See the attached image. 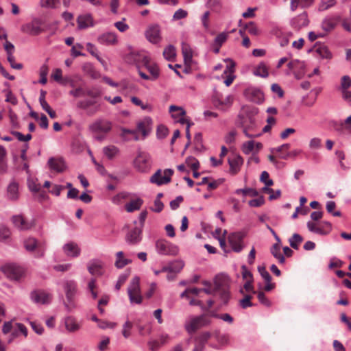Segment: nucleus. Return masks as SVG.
<instances>
[{"label":"nucleus","instance_id":"f257e3e1","mask_svg":"<svg viewBox=\"0 0 351 351\" xmlns=\"http://www.w3.org/2000/svg\"><path fill=\"white\" fill-rule=\"evenodd\" d=\"M112 123L104 118H98L88 125V131L98 141H104L106 135L112 130Z\"/></svg>","mask_w":351,"mask_h":351},{"label":"nucleus","instance_id":"f03ea898","mask_svg":"<svg viewBox=\"0 0 351 351\" xmlns=\"http://www.w3.org/2000/svg\"><path fill=\"white\" fill-rule=\"evenodd\" d=\"M239 125L247 138H253L261 135L258 131V121L253 114L239 115Z\"/></svg>","mask_w":351,"mask_h":351},{"label":"nucleus","instance_id":"7ed1b4c3","mask_svg":"<svg viewBox=\"0 0 351 351\" xmlns=\"http://www.w3.org/2000/svg\"><path fill=\"white\" fill-rule=\"evenodd\" d=\"M62 287L66 296L64 306L68 311H72L77 307L75 297L77 293V284L74 280L66 279L62 281Z\"/></svg>","mask_w":351,"mask_h":351},{"label":"nucleus","instance_id":"20e7f679","mask_svg":"<svg viewBox=\"0 0 351 351\" xmlns=\"http://www.w3.org/2000/svg\"><path fill=\"white\" fill-rule=\"evenodd\" d=\"M212 321L206 313L199 315H190L186 319L184 327L187 333L191 335L199 329L210 326Z\"/></svg>","mask_w":351,"mask_h":351},{"label":"nucleus","instance_id":"39448f33","mask_svg":"<svg viewBox=\"0 0 351 351\" xmlns=\"http://www.w3.org/2000/svg\"><path fill=\"white\" fill-rule=\"evenodd\" d=\"M23 246L25 249L31 253H34L36 258L44 256L45 247L43 243L39 242L36 238L29 237L24 239Z\"/></svg>","mask_w":351,"mask_h":351},{"label":"nucleus","instance_id":"423d86ee","mask_svg":"<svg viewBox=\"0 0 351 351\" xmlns=\"http://www.w3.org/2000/svg\"><path fill=\"white\" fill-rule=\"evenodd\" d=\"M1 271L10 280L18 281L25 276L23 267L14 263H8L1 267Z\"/></svg>","mask_w":351,"mask_h":351},{"label":"nucleus","instance_id":"0eeeda50","mask_svg":"<svg viewBox=\"0 0 351 351\" xmlns=\"http://www.w3.org/2000/svg\"><path fill=\"white\" fill-rule=\"evenodd\" d=\"M134 167L140 172H147L151 167L150 156L142 151H138L134 160Z\"/></svg>","mask_w":351,"mask_h":351},{"label":"nucleus","instance_id":"6e6552de","mask_svg":"<svg viewBox=\"0 0 351 351\" xmlns=\"http://www.w3.org/2000/svg\"><path fill=\"white\" fill-rule=\"evenodd\" d=\"M153 121L151 117H145L139 120L136 123V131L142 135L141 139L146 138L152 132Z\"/></svg>","mask_w":351,"mask_h":351},{"label":"nucleus","instance_id":"1a4fd4ad","mask_svg":"<svg viewBox=\"0 0 351 351\" xmlns=\"http://www.w3.org/2000/svg\"><path fill=\"white\" fill-rule=\"evenodd\" d=\"M42 22L39 19L35 18L31 22L23 25L21 29L23 32L29 35H38L43 32Z\"/></svg>","mask_w":351,"mask_h":351},{"label":"nucleus","instance_id":"9d476101","mask_svg":"<svg viewBox=\"0 0 351 351\" xmlns=\"http://www.w3.org/2000/svg\"><path fill=\"white\" fill-rule=\"evenodd\" d=\"M341 21V16L336 14L326 16L322 23L321 27L326 32H329L333 30Z\"/></svg>","mask_w":351,"mask_h":351},{"label":"nucleus","instance_id":"9b49d317","mask_svg":"<svg viewBox=\"0 0 351 351\" xmlns=\"http://www.w3.org/2000/svg\"><path fill=\"white\" fill-rule=\"evenodd\" d=\"M12 221L14 226L21 231L29 230L35 226V221L34 219L27 220L21 215L13 216Z\"/></svg>","mask_w":351,"mask_h":351},{"label":"nucleus","instance_id":"f8f14e48","mask_svg":"<svg viewBox=\"0 0 351 351\" xmlns=\"http://www.w3.org/2000/svg\"><path fill=\"white\" fill-rule=\"evenodd\" d=\"M160 173H162V171L160 169H158L151 178H150V182L154 183L157 184L158 186H160L162 184H165L169 183L171 181V177L173 173V170L171 169H166L163 171L162 177L160 178V179H158V176H160Z\"/></svg>","mask_w":351,"mask_h":351},{"label":"nucleus","instance_id":"ddd939ff","mask_svg":"<svg viewBox=\"0 0 351 351\" xmlns=\"http://www.w3.org/2000/svg\"><path fill=\"white\" fill-rule=\"evenodd\" d=\"M244 95L249 101L256 104H261L264 101L263 93L256 87H249L246 88Z\"/></svg>","mask_w":351,"mask_h":351},{"label":"nucleus","instance_id":"4468645a","mask_svg":"<svg viewBox=\"0 0 351 351\" xmlns=\"http://www.w3.org/2000/svg\"><path fill=\"white\" fill-rule=\"evenodd\" d=\"M143 57H147L143 52L134 51L130 49V51L123 56L124 61L129 64H138L141 62L143 64Z\"/></svg>","mask_w":351,"mask_h":351},{"label":"nucleus","instance_id":"2eb2a0df","mask_svg":"<svg viewBox=\"0 0 351 351\" xmlns=\"http://www.w3.org/2000/svg\"><path fill=\"white\" fill-rule=\"evenodd\" d=\"M309 19L306 12H304L292 18L290 21V25L295 30H300L303 27L308 26Z\"/></svg>","mask_w":351,"mask_h":351},{"label":"nucleus","instance_id":"dca6fc26","mask_svg":"<svg viewBox=\"0 0 351 351\" xmlns=\"http://www.w3.org/2000/svg\"><path fill=\"white\" fill-rule=\"evenodd\" d=\"M104 264L99 259H92L87 264L88 272L93 276H101L104 274Z\"/></svg>","mask_w":351,"mask_h":351},{"label":"nucleus","instance_id":"f3484780","mask_svg":"<svg viewBox=\"0 0 351 351\" xmlns=\"http://www.w3.org/2000/svg\"><path fill=\"white\" fill-rule=\"evenodd\" d=\"M146 38L154 44L158 43L161 40L160 29L158 25H150L145 32Z\"/></svg>","mask_w":351,"mask_h":351},{"label":"nucleus","instance_id":"a211bd4d","mask_svg":"<svg viewBox=\"0 0 351 351\" xmlns=\"http://www.w3.org/2000/svg\"><path fill=\"white\" fill-rule=\"evenodd\" d=\"M228 241L233 251L240 252L243 250V235L240 232L231 233Z\"/></svg>","mask_w":351,"mask_h":351},{"label":"nucleus","instance_id":"6ab92c4d","mask_svg":"<svg viewBox=\"0 0 351 351\" xmlns=\"http://www.w3.org/2000/svg\"><path fill=\"white\" fill-rule=\"evenodd\" d=\"M214 284L215 291L229 290L230 279L225 274H219L215 276Z\"/></svg>","mask_w":351,"mask_h":351},{"label":"nucleus","instance_id":"aec40b11","mask_svg":"<svg viewBox=\"0 0 351 351\" xmlns=\"http://www.w3.org/2000/svg\"><path fill=\"white\" fill-rule=\"evenodd\" d=\"M62 250L66 256L71 258L78 257L81 253V249L78 245L72 241L65 243L62 246Z\"/></svg>","mask_w":351,"mask_h":351},{"label":"nucleus","instance_id":"412c9836","mask_svg":"<svg viewBox=\"0 0 351 351\" xmlns=\"http://www.w3.org/2000/svg\"><path fill=\"white\" fill-rule=\"evenodd\" d=\"M143 64L150 73L152 81H154L159 77L160 70L158 66L155 63H150V58L148 56L143 57Z\"/></svg>","mask_w":351,"mask_h":351},{"label":"nucleus","instance_id":"4be33fe9","mask_svg":"<svg viewBox=\"0 0 351 351\" xmlns=\"http://www.w3.org/2000/svg\"><path fill=\"white\" fill-rule=\"evenodd\" d=\"M64 324L66 330L69 332H76L80 330L82 324L73 316H67L64 319Z\"/></svg>","mask_w":351,"mask_h":351},{"label":"nucleus","instance_id":"5701e85b","mask_svg":"<svg viewBox=\"0 0 351 351\" xmlns=\"http://www.w3.org/2000/svg\"><path fill=\"white\" fill-rule=\"evenodd\" d=\"M215 337L217 343H209L210 348L215 350H219L222 346H226L230 342L229 335L228 334H220L219 331L215 332Z\"/></svg>","mask_w":351,"mask_h":351},{"label":"nucleus","instance_id":"b1692460","mask_svg":"<svg viewBox=\"0 0 351 351\" xmlns=\"http://www.w3.org/2000/svg\"><path fill=\"white\" fill-rule=\"evenodd\" d=\"M77 28L79 29H84L93 27L95 23L92 15L90 14H85L80 15L77 19Z\"/></svg>","mask_w":351,"mask_h":351},{"label":"nucleus","instance_id":"393cba45","mask_svg":"<svg viewBox=\"0 0 351 351\" xmlns=\"http://www.w3.org/2000/svg\"><path fill=\"white\" fill-rule=\"evenodd\" d=\"M51 295L45 291H32L31 293L32 300L36 304H47L51 300Z\"/></svg>","mask_w":351,"mask_h":351},{"label":"nucleus","instance_id":"a878e982","mask_svg":"<svg viewBox=\"0 0 351 351\" xmlns=\"http://www.w3.org/2000/svg\"><path fill=\"white\" fill-rule=\"evenodd\" d=\"M142 229L141 227L136 226L131 230L126 236V241L130 244H137L142 239Z\"/></svg>","mask_w":351,"mask_h":351},{"label":"nucleus","instance_id":"bb28decb","mask_svg":"<svg viewBox=\"0 0 351 351\" xmlns=\"http://www.w3.org/2000/svg\"><path fill=\"white\" fill-rule=\"evenodd\" d=\"M169 112L173 119H178V121L184 124L189 121L184 117L186 114V111L182 107L171 105L169 107Z\"/></svg>","mask_w":351,"mask_h":351},{"label":"nucleus","instance_id":"cd10ccee","mask_svg":"<svg viewBox=\"0 0 351 351\" xmlns=\"http://www.w3.org/2000/svg\"><path fill=\"white\" fill-rule=\"evenodd\" d=\"M263 147L262 143L254 141H248L242 145L241 149L243 152L248 155L250 154H254L258 152Z\"/></svg>","mask_w":351,"mask_h":351},{"label":"nucleus","instance_id":"c85d7f7f","mask_svg":"<svg viewBox=\"0 0 351 351\" xmlns=\"http://www.w3.org/2000/svg\"><path fill=\"white\" fill-rule=\"evenodd\" d=\"M97 41L104 45H112L117 43V37L115 33L107 32L100 35Z\"/></svg>","mask_w":351,"mask_h":351},{"label":"nucleus","instance_id":"c756f323","mask_svg":"<svg viewBox=\"0 0 351 351\" xmlns=\"http://www.w3.org/2000/svg\"><path fill=\"white\" fill-rule=\"evenodd\" d=\"M47 164L51 170L58 173L64 171L66 169L65 163L62 158L51 157L48 160Z\"/></svg>","mask_w":351,"mask_h":351},{"label":"nucleus","instance_id":"7c9ffc66","mask_svg":"<svg viewBox=\"0 0 351 351\" xmlns=\"http://www.w3.org/2000/svg\"><path fill=\"white\" fill-rule=\"evenodd\" d=\"M6 197L9 200L16 201L19 197V184L15 181L11 182L7 187Z\"/></svg>","mask_w":351,"mask_h":351},{"label":"nucleus","instance_id":"2f4dec72","mask_svg":"<svg viewBox=\"0 0 351 351\" xmlns=\"http://www.w3.org/2000/svg\"><path fill=\"white\" fill-rule=\"evenodd\" d=\"M243 162V160L239 155L234 154L228 158L230 169L233 173H236L239 170V168L242 165Z\"/></svg>","mask_w":351,"mask_h":351},{"label":"nucleus","instance_id":"473e14b6","mask_svg":"<svg viewBox=\"0 0 351 351\" xmlns=\"http://www.w3.org/2000/svg\"><path fill=\"white\" fill-rule=\"evenodd\" d=\"M143 202V199L141 197L132 199L129 202L125 204V209L128 213H133L134 211L140 210Z\"/></svg>","mask_w":351,"mask_h":351},{"label":"nucleus","instance_id":"72a5a7b5","mask_svg":"<svg viewBox=\"0 0 351 351\" xmlns=\"http://www.w3.org/2000/svg\"><path fill=\"white\" fill-rule=\"evenodd\" d=\"M121 138L127 141L134 140L135 141H138L140 140V137L138 135L136 129V130H129L126 128H121Z\"/></svg>","mask_w":351,"mask_h":351},{"label":"nucleus","instance_id":"f704fd0d","mask_svg":"<svg viewBox=\"0 0 351 351\" xmlns=\"http://www.w3.org/2000/svg\"><path fill=\"white\" fill-rule=\"evenodd\" d=\"M102 152L104 155L110 160L114 159L120 153L119 149L113 145L103 147Z\"/></svg>","mask_w":351,"mask_h":351},{"label":"nucleus","instance_id":"c9c22d12","mask_svg":"<svg viewBox=\"0 0 351 351\" xmlns=\"http://www.w3.org/2000/svg\"><path fill=\"white\" fill-rule=\"evenodd\" d=\"M211 337L212 333L210 331L204 330L201 332L194 338V342L201 345L206 348V346L208 343V341Z\"/></svg>","mask_w":351,"mask_h":351},{"label":"nucleus","instance_id":"e433bc0d","mask_svg":"<svg viewBox=\"0 0 351 351\" xmlns=\"http://www.w3.org/2000/svg\"><path fill=\"white\" fill-rule=\"evenodd\" d=\"M306 226L308 230L313 233H316L320 235H327L328 234V230H325L324 227L322 226L321 223L317 225V223L309 221L306 223Z\"/></svg>","mask_w":351,"mask_h":351},{"label":"nucleus","instance_id":"4c0bfd02","mask_svg":"<svg viewBox=\"0 0 351 351\" xmlns=\"http://www.w3.org/2000/svg\"><path fill=\"white\" fill-rule=\"evenodd\" d=\"M255 76L267 78L269 76L268 67L263 62H260L253 70Z\"/></svg>","mask_w":351,"mask_h":351},{"label":"nucleus","instance_id":"58836bf2","mask_svg":"<svg viewBox=\"0 0 351 351\" xmlns=\"http://www.w3.org/2000/svg\"><path fill=\"white\" fill-rule=\"evenodd\" d=\"M131 263V260L124 258L123 252L122 251L117 252L116 261L114 263L117 268L121 269Z\"/></svg>","mask_w":351,"mask_h":351},{"label":"nucleus","instance_id":"ea45409f","mask_svg":"<svg viewBox=\"0 0 351 351\" xmlns=\"http://www.w3.org/2000/svg\"><path fill=\"white\" fill-rule=\"evenodd\" d=\"M316 55L322 58L330 59L332 54L328 47L325 45H319L315 49Z\"/></svg>","mask_w":351,"mask_h":351},{"label":"nucleus","instance_id":"a19ab883","mask_svg":"<svg viewBox=\"0 0 351 351\" xmlns=\"http://www.w3.org/2000/svg\"><path fill=\"white\" fill-rule=\"evenodd\" d=\"M156 246L158 252L160 254L167 255L171 253L169 250L170 243L165 241H158Z\"/></svg>","mask_w":351,"mask_h":351},{"label":"nucleus","instance_id":"79ce46f5","mask_svg":"<svg viewBox=\"0 0 351 351\" xmlns=\"http://www.w3.org/2000/svg\"><path fill=\"white\" fill-rule=\"evenodd\" d=\"M39 5L45 9H56L60 5V0H40Z\"/></svg>","mask_w":351,"mask_h":351},{"label":"nucleus","instance_id":"37998d69","mask_svg":"<svg viewBox=\"0 0 351 351\" xmlns=\"http://www.w3.org/2000/svg\"><path fill=\"white\" fill-rule=\"evenodd\" d=\"M140 291V278L138 276H135L130 283L128 288V295H131V293H136L137 291Z\"/></svg>","mask_w":351,"mask_h":351},{"label":"nucleus","instance_id":"c03bdc74","mask_svg":"<svg viewBox=\"0 0 351 351\" xmlns=\"http://www.w3.org/2000/svg\"><path fill=\"white\" fill-rule=\"evenodd\" d=\"M336 3V0H320L317 10L319 12H324L335 6Z\"/></svg>","mask_w":351,"mask_h":351},{"label":"nucleus","instance_id":"a18cd8bd","mask_svg":"<svg viewBox=\"0 0 351 351\" xmlns=\"http://www.w3.org/2000/svg\"><path fill=\"white\" fill-rule=\"evenodd\" d=\"M271 253L272 255L278 260L279 263L282 264L285 261V258L280 253V245L279 243H275L271 248Z\"/></svg>","mask_w":351,"mask_h":351},{"label":"nucleus","instance_id":"49530a36","mask_svg":"<svg viewBox=\"0 0 351 351\" xmlns=\"http://www.w3.org/2000/svg\"><path fill=\"white\" fill-rule=\"evenodd\" d=\"M97 288V281L96 279L94 278H91L87 283V291L89 292L92 298L95 300L97 298V292L95 291V289Z\"/></svg>","mask_w":351,"mask_h":351},{"label":"nucleus","instance_id":"de8ad7c7","mask_svg":"<svg viewBox=\"0 0 351 351\" xmlns=\"http://www.w3.org/2000/svg\"><path fill=\"white\" fill-rule=\"evenodd\" d=\"M302 237L298 233H294L289 239L290 246L295 250H298L299 248V245L302 242Z\"/></svg>","mask_w":351,"mask_h":351},{"label":"nucleus","instance_id":"09e8293b","mask_svg":"<svg viewBox=\"0 0 351 351\" xmlns=\"http://www.w3.org/2000/svg\"><path fill=\"white\" fill-rule=\"evenodd\" d=\"M11 236L10 230L4 225H0V241L8 242Z\"/></svg>","mask_w":351,"mask_h":351},{"label":"nucleus","instance_id":"8fccbe9b","mask_svg":"<svg viewBox=\"0 0 351 351\" xmlns=\"http://www.w3.org/2000/svg\"><path fill=\"white\" fill-rule=\"evenodd\" d=\"M219 294V298L221 301L220 306L227 305L230 299V292L229 290L217 291Z\"/></svg>","mask_w":351,"mask_h":351},{"label":"nucleus","instance_id":"3c124183","mask_svg":"<svg viewBox=\"0 0 351 351\" xmlns=\"http://www.w3.org/2000/svg\"><path fill=\"white\" fill-rule=\"evenodd\" d=\"M176 49L172 45L166 47L163 51L164 58L167 60H173L176 57Z\"/></svg>","mask_w":351,"mask_h":351},{"label":"nucleus","instance_id":"603ef678","mask_svg":"<svg viewBox=\"0 0 351 351\" xmlns=\"http://www.w3.org/2000/svg\"><path fill=\"white\" fill-rule=\"evenodd\" d=\"M229 35V32H223L218 34L214 40V45L221 47L226 42Z\"/></svg>","mask_w":351,"mask_h":351},{"label":"nucleus","instance_id":"864d4df0","mask_svg":"<svg viewBox=\"0 0 351 351\" xmlns=\"http://www.w3.org/2000/svg\"><path fill=\"white\" fill-rule=\"evenodd\" d=\"M169 134L168 128L164 125H159L156 130V136L158 139L165 138Z\"/></svg>","mask_w":351,"mask_h":351},{"label":"nucleus","instance_id":"5fc2aeb1","mask_svg":"<svg viewBox=\"0 0 351 351\" xmlns=\"http://www.w3.org/2000/svg\"><path fill=\"white\" fill-rule=\"evenodd\" d=\"M4 49L8 55V61L12 60V54L14 50V46L12 43L5 40V43L3 45Z\"/></svg>","mask_w":351,"mask_h":351},{"label":"nucleus","instance_id":"6e6d98bb","mask_svg":"<svg viewBox=\"0 0 351 351\" xmlns=\"http://www.w3.org/2000/svg\"><path fill=\"white\" fill-rule=\"evenodd\" d=\"M6 150L5 149L0 145V172L5 173L7 170L6 165L3 162V160L6 156Z\"/></svg>","mask_w":351,"mask_h":351},{"label":"nucleus","instance_id":"4d7b16f0","mask_svg":"<svg viewBox=\"0 0 351 351\" xmlns=\"http://www.w3.org/2000/svg\"><path fill=\"white\" fill-rule=\"evenodd\" d=\"M184 263L182 261H176L169 265L171 271L178 274L183 268Z\"/></svg>","mask_w":351,"mask_h":351},{"label":"nucleus","instance_id":"13d9d810","mask_svg":"<svg viewBox=\"0 0 351 351\" xmlns=\"http://www.w3.org/2000/svg\"><path fill=\"white\" fill-rule=\"evenodd\" d=\"M132 326V323L128 320L124 323L123 326L122 335L125 338L128 339L130 336V330Z\"/></svg>","mask_w":351,"mask_h":351},{"label":"nucleus","instance_id":"bf43d9fd","mask_svg":"<svg viewBox=\"0 0 351 351\" xmlns=\"http://www.w3.org/2000/svg\"><path fill=\"white\" fill-rule=\"evenodd\" d=\"M245 29L251 35H258L259 34L258 29L254 22H250L246 24Z\"/></svg>","mask_w":351,"mask_h":351},{"label":"nucleus","instance_id":"052dcab7","mask_svg":"<svg viewBox=\"0 0 351 351\" xmlns=\"http://www.w3.org/2000/svg\"><path fill=\"white\" fill-rule=\"evenodd\" d=\"M258 271L266 282H270L271 277L264 266H258Z\"/></svg>","mask_w":351,"mask_h":351},{"label":"nucleus","instance_id":"680f3d73","mask_svg":"<svg viewBox=\"0 0 351 351\" xmlns=\"http://www.w3.org/2000/svg\"><path fill=\"white\" fill-rule=\"evenodd\" d=\"M11 134L14 135L19 141L26 142L32 138V135L30 134L23 135L22 133L17 131H12Z\"/></svg>","mask_w":351,"mask_h":351},{"label":"nucleus","instance_id":"e2e57ef3","mask_svg":"<svg viewBox=\"0 0 351 351\" xmlns=\"http://www.w3.org/2000/svg\"><path fill=\"white\" fill-rule=\"evenodd\" d=\"M257 298L259 302L267 307H269L271 305L270 300L265 296L263 291H260L257 294Z\"/></svg>","mask_w":351,"mask_h":351},{"label":"nucleus","instance_id":"0e129e2a","mask_svg":"<svg viewBox=\"0 0 351 351\" xmlns=\"http://www.w3.org/2000/svg\"><path fill=\"white\" fill-rule=\"evenodd\" d=\"M260 180L266 186H271L274 184L273 180L269 178V175L266 171H264L261 173Z\"/></svg>","mask_w":351,"mask_h":351},{"label":"nucleus","instance_id":"69168bd1","mask_svg":"<svg viewBox=\"0 0 351 351\" xmlns=\"http://www.w3.org/2000/svg\"><path fill=\"white\" fill-rule=\"evenodd\" d=\"M188 12L186 10H183L182 8L176 10L173 16V20L178 21L182 19H184L187 16Z\"/></svg>","mask_w":351,"mask_h":351},{"label":"nucleus","instance_id":"338daca9","mask_svg":"<svg viewBox=\"0 0 351 351\" xmlns=\"http://www.w3.org/2000/svg\"><path fill=\"white\" fill-rule=\"evenodd\" d=\"M252 296L250 295H246L245 297L239 301L240 306L243 308H247V307H251L253 306V304L251 302Z\"/></svg>","mask_w":351,"mask_h":351},{"label":"nucleus","instance_id":"774afa93","mask_svg":"<svg viewBox=\"0 0 351 351\" xmlns=\"http://www.w3.org/2000/svg\"><path fill=\"white\" fill-rule=\"evenodd\" d=\"M350 87H351V78L348 75L343 76L341 82L342 90H346Z\"/></svg>","mask_w":351,"mask_h":351}]
</instances>
